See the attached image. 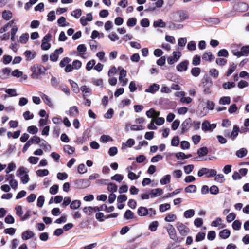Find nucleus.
<instances>
[{
	"instance_id": "f257e3e1",
	"label": "nucleus",
	"mask_w": 249,
	"mask_h": 249,
	"mask_svg": "<svg viewBox=\"0 0 249 249\" xmlns=\"http://www.w3.org/2000/svg\"><path fill=\"white\" fill-rule=\"evenodd\" d=\"M160 113L159 111H156L154 108H150L146 112V115L148 118H151L152 120L150 123L148 125V128L150 130H156L157 127L154 125L155 119L159 117Z\"/></svg>"
},
{
	"instance_id": "f03ea898",
	"label": "nucleus",
	"mask_w": 249,
	"mask_h": 249,
	"mask_svg": "<svg viewBox=\"0 0 249 249\" xmlns=\"http://www.w3.org/2000/svg\"><path fill=\"white\" fill-rule=\"evenodd\" d=\"M46 71L45 68L41 65H37L36 66H34L32 67V77L33 78L38 79L39 78V75L43 74Z\"/></svg>"
},
{
	"instance_id": "7ed1b4c3",
	"label": "nucleus",
	"mask_w": 249,
	"mask_h": 249,
	"mask_svg": "<svg viewBox=\"0 0 249 249\" xmlns=\"http://www.w3.org/2000/svg\"><path fill=\"white\" fill-rule=\"evenodd\" d=\"M217 173L215 170L209 169L207 168H202L200 169L197 173L199 177H202V176L206 175L207 178H210L214 177Z\"/></svg>"
},
{
	"instance_id": "20e7f679",
	"label": "nucleus",
	"mask_w": 249,
	"mask_h": 249,
	"mask_svg": "<svg viewBox=\"0 0 249 249\" xmlns=\"http://www.w3.org/2000/svg\"><path fill=\"white\" fill-rule=\"evenodd\" d=\"M192 125V120L190 118L185 119L181 124V133L182 134H184L188 131Z\"/></svg>"
},
{
	"instance_id": "39448f33",
	"label": "nucleus",
	"mask_w": 249,
	"mask_h": 249,
	"mask_svg": "<svg viewBox=\"0 0 249 249\" xmlns=\"http://www.w3.org/2000/svg\"><path fill=\"white\" fill-rule=\"evenodd\" d=\"M176 227L180 235L185 236L189 232V229L182 223L178 222L176 223Z\"/></svg>"
},
{
	"instance_id": "423d86ee",
	"label": "nucleus",
	"mask_w": 249,
	"mask_h": 249,
	"mask_svg": "<svg viewBox=\"0 0 249 249\" xmlns=\"http://www.w3.org/2000/svg\"><path fill=\"white\" fill-rule=\"evenodd\" d=\"M216 127L215 124H211L207 120H205L202 124V130L204 131L212 132Z\"/></svg>"
},
{
	"instance_id": "0eeeda50",
	"label": "nucleus",
	"mask_w": 249,
	"mask_h": 249,
	"mask_svg": "<svg viewBox=\"0 0 249 249\" xmlns=\"http://www.w3.org/2000/svg\"><path fill=\"white\" fill-rule=\"evenodd\" d=\"M248 4L245 2H237L234 6L235 9L238 12H245L248 9Z\"/></svg>"
},
{
	"instance_id": "6e6552de",
	"label": "nucleus",
	"mask_w": 249,
	"mask_h": 249,
	"mask_svg": "<svg viewBox=\"0 0 249 249\" xmlns=\"http://www.w3.org/2000/svg\"><path fill=\"white\" fill-rule=\"evenodd\" d=\"M167 230L170 238L173 240L176 241L177 239V233L173 225H169L167 228Z\"/></svg>"
},
{
	"instance_id": "1a4fd4ad",
	"label": "nucleus",
	"mask_w": 249,
	"mask_h": 249,
	"mask_svg": "<svg viewBox=\"0 0 249 249\" xmlns=\"http://www.w3.org/2000/svg\"><path fill=\"white\" fill-rule=\"evenodd\" d=\"M215 106V104L213 102L210 101H207L206 103V108L203 107V111H201L200 113V115L204 116L207 114L206 110H213V109Z\"/></svg>"
},
{
	"instance_id": "9d476101",
	"label": "nucleus",
	"mask_w": 249,
	"mask_h": 249,
	"mask_svg": "<svg viewBox=\"0 0 249 249\" xmlns=\"http://www.w3.org/2000/svg\"><path fill=\"white\" fill-rule=\"evenodd\" d=\"M188 65L189 61L188 60H184L178 64L176 68L179 72L184 71L187 70Z\"/></svg>"
},
{
	"instance_id": "9b49d317",
	"label": "nucleus",
	"mask_w": 249,
	"mask_h": 249,
	"mask_svg": "<svg viewBox=\"0 0 249 249\" xmlns=\"http://www.w3.org/2000/svg\"><path fill=\"white\" fill-rule=\"evenodd\" d=\"M11 69L5 68L0 70V78L4 80L7 79L11 73Z\"/></svg>"
},
{
	"instance_id": "f8f14e48",
	"label": "nucleus",
	"mask_w": 249,
	"mask_h": 249,
	"mask_svg": "<svg viewBox=\"0 0 249 249\" xmlns=\"http://www.w3.org/2000/svg\"><path fill=\"white\" fill-rule=\"evenodd\" d=\"M80 90L83 93V96L84 99H85L86 97H88L92 93L91 89L86 85L81 86L80 88Z\"/></svg>"
},
{
	"instance_id": "ddd939ff",
	"label": "nucleus",
	"mask_w": 249,
	"mask_h": 249,
	"mask_svg": "<svg viewBox=\"0 0 249 249\" xmlns=\"http://www.w3.org/2000/svg\"><path fill=\"white\" fill-rule=\"evenodd\" d=\"M35 235V234L31 231L27 230L22 233V239L24 240H27Z\"/></svg>"
},
{
	"instance_id": "4468645a",
	"label": "nucleus",
	"mask_w": 249,
	"mask_h": 249,
	"mask_svg": "<svg viewBox=\"0 0 249 249\" xmlns=\"http://www.w3.org/2000/svg\"><path fill=\"white\" fill-rule=\"evenodd\" d=\"M160 86L158 84H153L145 90V92L151 93H154L159 89Z\"/></svg>"
},
{
	"instance_id": "2eb2a0df",
	"label": "nucleus",
	"mask_w": 249,
	"mask_h": 249,
	"mask_svg": "<svg viewBox=\"0 0 249 249\" xmlns=\"http://www.w3.org/2000/svg\"><path fill=\"white\" fill-rule=\"evenodd\" d=\"M178 14L179 16V21L182 22L189 18L188 13L186 11H180L178 12Z\"/></svg>"
},
{
	"instance_id": "dca6fc26",
	"label": "nucleus",
	"mask_w": 249,
	"mask_h": 249,
	"mask_svg": "<svg viewBox=\"0 0 249 249\" xmlns=\"http://www.w3.org/2000/svg\"><path fill=\"white\" fill-rule=\"evenodd\" d=\"M163 192L162 189L160 188L154 189L150 190V194L153 197H156L161 195Z\"/></svg>"
},
{
	"instance_id": "f3484780",
	"label": "nucleus",
	"mask_w": 249,
	"mask_h": 249,
	"mask_svg": "<svg viewBox=\"0 0 249 249\" xmlns=\"http://www.w3.org/2000/svg\"><path fill=\"white\" fill-rule=\"evenodd\" d=\"M137 213L140 216H145L148 215V209L145 207H140L137 210Z\"/></svg>"
},
{
	"instance_id": "a211bd4d",
	"label": "nucleus",
	"mask_w": 249,
	"mask_h": 249,
	"mask_svg": "<svg viewBox=\"0 0 249 249\" xmlns=\"http://www.w3.org/2000/svg\"><path fill=\"white\" fill-rule=\"evenodd\" d=\"M239 132V127L237 125H234L233 127L232 131L230 135V138L232 140H234L237 137Z\"/></svg>"
},
{
	"instance_id": "6ab92c4d",
	"label": "nucleus",
	"mask_w": 249,
	"mask_h": 249,
	"mask_svg": "<svg viewBox=\"0 0 249 249\" xmlns=\"http://www.w3.org/2000/svg\"><path fill=\"white\" fill-rule=\"evenodd\" d=\"M214 56L210 52L204 53L202 56V59L205 61H211L213 60H214Z\"/></svg>"
},
{
	"instance_id": "aec40b11",
	"label": "nucleus",
	"mask_w": 249,
	"mask_h": 249,
	"mask_svg": "<svg viewBox=\"0 0 249 249\" xmlns=\"http://www.w3.org/2000/svg\"><path fill=\"white\" fill-rule=\"evenodd\" d=\"M36 54L35 52H34L33 53H32V52L30 50H26L24 53V55L28 61H30L34 59L36 56Z\"/></svg>"
},
{
	"instance_id": "412c9836",
	"label": "nucleus",
	"mask_w": 249,
	"mask_h": 249,
	"mask_svg": "<svg viewBox=\"0 0 249 249\" xmlns=\"http://www.w3.org/2000/svg\"><path fill=\"white\" fill-rule=\"evenodd\" d=\"M248 153L247 149L245 148H242L236 152V156L238 158H242L245 157Z\"/></svg>"
},
{
	"instance_id": "4be33fe9",
	"label": "nucleus",
	"mask_w": 249,
	"mask_h": 249,
	"mask_svg": "<svg viewBox=\"0 0 249 249\" xmlns=\"http://www.w3.org/2000/svg\"><path fill=\"white\" fill-rule=\"evenodd\" d=\"M153 26L155 28H164L166 26V23L162 19H160L153 22Z\"/></svg>"
},
{
	"instance_id": "5701e85b",
	"label": "nucleus",
	"mask_w": 249,
	"mask_h": 249,
	"mask_svg": "<svg viewBox=\"0 0 249 249\" xmlns=\"http://www.w3.org/2000/svg\"><path fill=\"white\" fill-rule=\"evenodd\" d=\"M77 51L79 53L80 55L84 58V55L87 51V48L84 44H80L77 47Z\"/></svg>"
},
{
	"instance_id": "b1692460",
	"label": "nucleus",
	"mask_w": 249,
	"mask_h": 249,
	"mask_svg": "<svg viewBox=\"0 0 249 249\" xmlns=\"http://www.w3.org/2000/svg\"><path fill=\"white\" fill-rule=\"evenodd\" d=\"M231 232L229 230L224 229L219 232V236L222 239L228 238L230 235Z\"/></svg>"
},
{
	"instance_id": "393cba45",
	"label": "nucleus",
	"mask_w": 249,
	"mask_h": 249,
	"mask_svg": "<svg viewBox=\"0 0 249 249\" xmlns=\"http://www.w3.org/2000/svg\"><path fill=\"white\" fill-rule=\"evenodd\" d=\"M135 144V141L133 139H129L126 141V143H123L122 145V149H124L126 148L127 146H128L129 147H131L133 146Z\"/></svg>"
},
{
	"instance_id": "a878e982",
	"label": "nucleus",
	"mask_w": 249,
	"mask_h": 249,
	"mask_svg": "<svg viewBox=\"0 0 249 249\" xmlns=\"http://www.w3.org/2000/svg\"><path fill=\"white\" fill-rule=\"evenodd\" d=\"M208 153V148L206 147H203L198 149L197 154L199 157H203L206 155Z\"/></svg>"
},
{
	"instance_id": "bb28decb",
	"label": "nucleus",
	"mask_w": 249,
	"mask_h": 249,
	"mask_svg": "<svg viewBox=\"0 0 249 249\" xmlns=\"http://www.w3.org/2000/svg\"><path fill=\"white\" fill-rule=\"evenodd\" d=\"M39 95L46 105L50 107L52 105V103L50 101V99L47 95L42 92H39Z\"/></svg>"
},
{
	"instance_id": "cd10ccee",
	"label": "nucleus",
	"mask_w": 249,
	"mask_h": 249,
	"mask_svg": "<svg viewBox=\"0 0 249 249\" xmlns=\"http://www.w3.org/2000/svg\"><path fill=\"white\" fill-rule=\"evenodd\" d=\"M12 17V13L10 11L4 10L2 13V18L5 20H10Z\"/></svg>"
},
{
	"instance_id": "c85d7f7f",
	"label": "nucleus",
	"mask_w": 249,
	"mask_h": 249,
	"mask_svg": "<svg viewBox=\"0 0 249 249\" xmlns=\"http://www.w3.org/2000/svg\"><path fill=\"white\" fill-rule=\"evenodd\" d=\"M231 103V98L230 97L228 96H224L221 97L219 101V104L220 105H229Z\"/></svg>"
},
{
	"instance_id": "c756f323",
	"label": "nucleus",
	"mask_w": 249,
	"mask_h": 249,
	"mask_svg": "<svg viewBox=\"0 0 249 249\" xmlns=\"http://www.w3.org/2000/svg\"><path fill=\"white\" fill-rule=\"evenodd\" d=\"M235 84L233 82H227L223 84L222 87L225 90L230 89L235 87Z\"/></svg>"
},
{
	"instance_id": "7c9ffc66",
	"label": "nucleus",
	"mask_w": 249,
	"mask_h": 249,
	"mask_svg": "<svg viewBox=\"0 0 249 249\" xmlns=\"http://www.w3.org/2000/svg\"><path fill=\"white\" fill-rule=\"evenodd\" d=\"M81 201L78 200H75L72 201L71 203L70 207L71 209L75 210L79 208L81 205Z\"/></svg>"
},
{
	"instance_id": "2f4dec72",
	"label": "nucleus",
	"mask_w": 249,
	"mask_h": 249,
	"mask_svg": "<svg viewBox=\"0 0 249 249\" xmlns=\"http://www.w3.org/2000/svg\"><path fill=\"white\" fill-rule=\"evenodd\" d=\"M171 176L166 175L164 176L160 180V182L162 185H166L170 182Z\"/></svg>"
},
{
	"instance_id": "473e14b6",
	"label": "nucleus",
	"mask_w": 249,
	"mask_h": 249,
	"mask_svg": "<svg viewBox=\"0 0 249 249\" xmlns=\"http://www.w3.org/2000/svg\"><path fill=\"white\" fill-rule=\"evenodd\" d=\"M158 226H159V222L157 221H154L152 222L150 224L148 229L151 231H155L157 230Z\"/></svg>"
},
{
	"instance_id": "72a5a7b5",
	"label": "nucleus",
	"mask_w": 249,
	"mask_h": 249,
	"mask_svg": "<svg viewBox=\"0 0 249 249\" xmlns=\"http://www.w3.org/2000/svg\"><path fill=\"white\" fill-rule=\"evenodd\" d=\"M195 214V211L193 209H189L184 212V216L186 218L192 217Z\"/></svg>"
},
{
	"instance_id": "f704fd0d",
	"label": "nucleus",
	"mask_w": 249,
	"mask_h": 249,
	"mask_svg": "<svg viewBox=\"0 0 249 249\" xmlns=\"http://www.w3.org/2000/svg\"><path fill=\"white\" fill-rule=\"evenodd\" d=\"M186 193H195L196 191V187L195 185H189L185 188Z\"/></svg>"
},
{
	"instance_id": "c9c22d12",
	"label": "nucleus",
	"mask_w": 249,
	"mask_h": 249,
	"mask_svg": "<svg viewBox=\"0 0 249 249\" xmlns=\"http://www.w3.org/2000/svg\"><path fill=\"white\" fill-rule=\"evenodd\" d=\"M36 173L39 177H44L48 175L49 172L47 169H39L36 171Z\"/></svg>"
},
{
	"instance_id": "e433bc0d",
	"label": "nucleus",
	"mask_w": 249,
	"mask_h": 249,
	"mask_svg": "<svg viewBox=\"0 0 249 249\" xmlns=\"http://www.w3.org/2000/svg\"><path fill=\"white\" fill-rule=\"evenodd\" d=\"M57 23L60 26L65 27L69 26V23H66V18L64 17H61L57 20Z\"/></svg>"
},
{
	"instance_id": "4c0bfd02",
	"label": "nucleus",
	"mask_w": 249,
	"mask_h": 249,
	"mask_svg": "<svg viewBox=\"0 0 249 249\" xmlns=\"http://www.w3.org/2000/svg\"><path fill=\"white\" fill-rule=\"evenodd\" d=\"M69 81L71 84L73 91L76 93H78L80 91V89L77 84L71 80H70Z\"/></svg>"
},
{
	"instance_id": "58836bf2",
	"label": "nucleus",
	"mask_w": 249,
	"mask_h": 249,
	"mask_svg": "<svg viewBox=\"0 0 249 249\" xmlns=\"http://www.w3.org/2000/svg\"><path fill=\"white\" fill-rule=\"evenodd\" d=\"M64 151L69 154H72L75 151V148L69 145H66L64 146Z\"/></svg>"
},
{
	"instance_id": "ea45409f",
	"label": "nucleus",
	"mask_w": 249,
	"mask_h": 249,
	"mask_svg": "<svg viewBox=\"0 0 249 249\" xmlns=\"http://www.w3.org/2000/svg\"><path fill=\"white\" fill-rule=\"evenodd\" d=\"M200 69L198 67H194L192 69L191 73L193 76L195 77H197L200 73Z\"/></svg>"
},
{
	"instance_id": "a19ab883",
	"label": "nucleus",
	"mask_w": 249,
	"mask_h": 249,
	"mask_svg": "<svg viewBox=\"0 0 249 249\" xmlns=\"http://www.w3.org/2000/svg\"><path fill=\"white\" fill-rule=\"evenodd\" d=\"M69 112L70 115L76 116L78 114V108L76 106L71 107L70 108Z\"/></svg>"
},
{
	"instance_id": "79ce46f5",
	"label": "nucleus",
	"mask_w": 249,
	"mask_h": 249,
	"mask_svg": "<svg viewBox=\"0 0 249 249\" xmlns=\"http://www.w3.org/2000/svg\"><path fill=\"white\" fill-rule=\"evenodd\" d=\"M50 82L51 86L54 88H56L59 83V80L54 76H52Z\"/></svg>"
},
{
	"instance_id": "37998d69",
	"label": "nucleus",
	"mask_w": 249,
	"mask_h": 249,
	"mask_svg": "<svg viewBox=\"0 0 249 249\" xmlns=\"http://www.w3.org/2000/svg\"><path fill=\"white\" fill-rule=\"evenodd\" d=\"M177 218V216L175 214L169 213L165 218V220L166 222H173Z\"/></svg>"
},
{
	"instance_id": "c03bdc74",
	"label": "nucleus",
	"mask_w": 249,
	"mask_h": 249,
	"mask_svg": "<svg viewBox=\"0 0 249 249\" xmlns=\"http://www.w3.org/2000/svg\"><path fill=\"white\" fill-rule=\"evenodd\" d=\"M71 62V59L68 57L64 58L60 62L59 65L61 68L66 66Z\"/></svg>"
},
{
	"instance_id": "a18cd8bd",
	"label": "nucleus",
	"mask_w": 249,
	"mask_h": 249,
	"mask_svg": "<svg viewBox=\"0 0 249 249\" xmlns=\"http://www.w3.org/2000/svg\"><path fill=\"white\" fill-rule=\"evenodd\" d=\"M117 186L113 183H110L108 184L107 190L111 192H115L117 190Z\"/></svg>"
},
{
	"instance_id": "49530a36",
	"label": "nucleus",
	"mask_w": 249,
	"mask_h": 249,
	"mask_svg": "<svg viewBox=\"0 0 249 249\" xmlns=\"http://www.w3.org/2000/svg\"><path fill=\"white\" fill-rule=\"evenodd\" d=\"M26 169L24 167H20L16 172V175L18 177H22L24 174H27Z\"/></svg>"
},
{
	"instance_id": "de8ad7c7",
	"label": "nucleus",
	"mask_w": 249,
	"mask_h": 249,
	"mask_svg": "<svg viewBox=\"0 0 249 249\" xmlns=\"http://www.w3.org/2000/svg\"><path fill=\"white\" fill-rule=\"evenodd\" d=\"M124 216L126 219H132L134 218V213L131 211L127 210L125 212Z\"/></svg>"
},
{
	"instance_id": "09e8293b",
	"label": "nucleus",
	"mask_w": 249,
	"mask_h": 249,
	"mask_svg": "<svg viewBox=\"0 0 249 249\" xmlns=\"http://www.w3.org/2000/svg\"><path fill=\"white\" fill-rule=\"evenodd\" d=\"M56 17L54 11H50L47 15V20L49 21H53L55 19Z\"/></svg>"
},
{
	"instance_id": "8fccbe9b",
	"label": "nucleus",
	"mask_w": 249,
	"mask_h": 249,
	"mask_svg": "<svg viewBox=\"0 0 249 249\" xmlns=\"http://www.w3.org/2000/svg\"><path fill=\"white\" fill-rule=\"evenodd\" d=\"M187 49L189 51H195L196 50V44L194 41H191L189 42L187 46Z\"/></svg>"
},
{
	"instance_id": "3c124183",
	"label": "nucleus",
	"mask_w": 249,
	"mask_h": 249,
	"mask_svg": "<svg viewBox=\"0 0 249 249\" xmlns=\"http://www.w3.org/2000/svg\"><path fill=\"white\" fill-rule=\"evenodd\" d=\"M170 208V205L169 203H165L161 204L159 207L160 212H164L165 211L168 210Z\"/></svg>"
},
{
	"instance_id": "603ef678",
	"label": "nucleus",
	"mask_w": 249,
	"mask_h": 249,
	"mask_svg": "<svg viewBox=\"0 0 249 249\" xmlns=\"http://www.w3.org/2000/svg\"><path fill=\"white\" fill-rule=\"evenodd\" d=\"M137 23V19L135 18H131L128 19L127 21V25L128 27H134Z\"/></svg>"
},
{
	"instance_id": "864d4df0",
	"label": "nucleus",
	"mask_w": 249,
	"mask_h": 249,
	"mask_svg": "<svg viewBox=\"0 0 249 249\" xmlns=\"http://www.w3.org/2000/svg\"><path fill=\"white\" fill-rule=\"evenodd\" d=\"M200 60L201 58L200 56L197 55H195L192 60V64L194 66L199 65L200 63Z\"/></svg>"
},
{
	"instance_id": "5fc2aeb1",
	"label": "nucleus",
	"mask_w": 249,
	"mask_h": 249,
	"mask_svg": "<svg viewBox=\"0 0 249 249\" xmlns=\"http://www.w3.org/2000/svg\"><path fill=\"white\" fill-rule=\"evenodd\" d=\"M100 142L103 143H106L108 141L112 140L111 137L109 135H103L100 138Z\"/></svg>"
},
{
	"instance_id": "6e6d98bb",
	"label": "nucleus",
	"mask_w": 249,
	"mask_h": 249,
	"mask_svg": "<svg viewBox=\"0 0 249 249\" xmlns=\"http://www.w3.org/2000/svg\"><path fill=\"white\" fill-rule=\"evenodd\" d=\"M29 39V35L28 34L25 33L21 35L20 37V42L21 43L25 44Z\"/></svg>"
},
{
	"instance_id": "4d7b16f0",
	"label": "nucleus",
	"mask_w": 249,
	"mask_h": 249,
	"mask_svg": "<svg viewBox=\"0 0 249 249\" xmlns=\"http://www.w3.org/2000/svg\"><path fill=\"white\" fill-rule=\"evenodd\" d=\"M236 65L234 63H233L232 65H231L226 73V76H229L232 72L236 70Z\"/></svg>"
},
{
	"instance_id": "13d9d810",
	"label": "nucleus",
	"mask_w": 249,
	"mask_h": 249,
	"mask_svg": "<svg viewBox=\"0 0 249 249\" xmlns=\"http://www.w3.org/2000/svg\"><path fill=\"white\" fill-rule=\"evenodd\" d=\"M71 15L75 18H78L82 15V11L80 9H76L71 12Z\"/></svg>"
},
{
	"instance_id": "bf43d9fd",
	"label": "nucleus",
	"mask_w": 249,
	"mask_h": 249,
	"mask_svg": "<svg viewBox=\"0 0 249 249\" xmlns=\"http://www.w3.org/2000/svg\"><path fill=\"white\" fill-rule=\"evenodd\" d=\"M205 237V233L202 232H198L196 236V241L199 242L203 240Z\"/></svg>"
},
{
	"instance_id": "052dcab7",
	"label": "nucleus",
	"mask_w": 249,
	"mask_h": 249,
	"mask_svg": "<svg viewBox=\"0 0 249 249\" xmlns=\"http://www.w3.org/2000/svg\"><path fill=\"white\" fill-rule=\"evenodd\" d=\"M118 69L120 71V76L119 78V80H121L123 78H124L126 75V71L122 67H119Z\"/></svg>"
},
{
	"instance_id": "680f3d73",
	"label": "nucleus",
	"mask_w": 249,
	"mask_h": 249,
	"mask_svg": "<svg viewBox=\"0 0 249 249\" xmlns=\"http://www.w3.org/2000/svg\"><path fill=\"white\" fill-rule=\"evenodd\" d=\"M58 185L55 184L53 185L50 188V193L52 195H55L57 193L58 190Z\"/></svg>"
},
{
	"instance_id": "e2e57ef3",
	"label": "nucleus",
	"mask_w": 249,
	"mask_h": 249,
	"mask_svg": "<svg viewBox=\"0 0 249 249\" xmlns=\"http://www.w3.org/2000/svg\"><path fill=\"white\" fill-rule=\"evenodd\" d=\"M5 92L7 93L10 97L16 96L17 95L16 94V90L15 89H8L5 90Z\"/></svg>"
},
{
	"instance_id": "0e129e2a",
	"label": "nucleus",
	"mask_w": 249,
	"mask_h": 249,
	"mask_svg": "<svg viewBox=\"0 0 249 249\" xmlns=\"http://www.w3.org/2000/svg\"><path fill=\"white\" fill-rule=\"evenodd\" d=\"M124 177L121 174H115L114 176L111 177L112 180H115L120 182L123 179Z\"/></svg>"
},
{
	"instance_id": "69168bd1",
	"label": "nucleus",
	"mask_w": 249,
	"mask_h": 249,
	"mask_svg": "<svg viewBox=\"0 0 249 249\" xmlns=\"http://www.w3.org/2000/svg\"><path fill=\"white\" fill-rule=\"evenodd\" d=\"M215 180L219 183H222L225 181L223 175L220 174L215 176Z\"/></svg>"
},
{
	"instance_id": "338daca9",
	"label": "nucleus",
	"mask_w": 249,
	"mask_h": 249,
	"mask_svg": "<svg viewBox=\"0 0 249 249\" xmlns=\"http://www.w3.org/2000/svg\"><path fill=\"white\" fill-rule=\"evenodd\" d=\"M95 64V61L94 60H92L89 61L86 65V70L87 71L91 70Z\"/></svg>"
},
{
	"instance_id": "774afa93",
	"label": "nucleus",
	"mask_w": 249,
	"mask_h": 249,
	"mask_svg": "<svg viewBox=\"0 0 249 249\" xmlns=\"http://www.w3.org/2000/svg\"><path fill=\"white\" fill-rule=\"evenodd\" d=\"M241 52L243 56H246L249 54V46H245L241 48Z\"/></svg>"
}]
</instances>
